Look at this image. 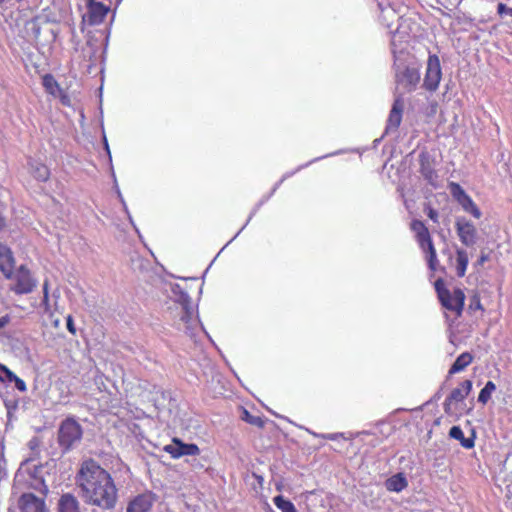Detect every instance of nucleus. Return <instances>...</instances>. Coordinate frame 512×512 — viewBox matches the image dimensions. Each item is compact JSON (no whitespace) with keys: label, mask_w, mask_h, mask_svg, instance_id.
<instances>
[{"label":"nucleus","mask_w":512,"mask_h":512,"mask_svg":"<svg viewBox=\"0 0 512 512\" xmlns=\"http://www.w3.org/2000/svg\"><path fill=\"white\" fill-rule=\"evenodd\" d=\"M81 497L91 505L103 509L113 508L117 499V489L111 475L95 461H85L77 476Z\"/></svg>","instance_id":"f257e3e1"},{"label":"nucleus","mask_w":512,"mask_h":512,"mask_svg":"<svg viewBox=\"0 0 512 512\" xmlns=\"http://www.w3.org/2000/svg\"><path fill=\"white\" fill-rule=\"evenodd\" d=\"M82 435L81 425L74 418H67L59 426L58 444L63 452H68L80 443Z\"/></svg>","instance_id":"f03ea898"},{"label":"nucleus","mask_w":512,"mask_h":512,"mask_svg":"<svg viewBox=\"0 0 512 512\" xmlns=\"http://www.w3.org/2000/svg\"><path fill=\"white\" fill-rule=\"evenodd\" d=\"M410 228L415 233L420 248L427 254L429 268L435 270L437 254L428 228L420 220H413L410 224Z\"/></svg>","instance_id":"7ed1b4c3"},{"label":"nucleus","mask_w":512,"mask_h":512,"mask_svg":"<svg viewBox=\"0 0 512 512\" xmlns=\"http://www.w3.org/2000/svg\"><path fill=\"white\" fill-rule=\"evenodd\" d=\"M442 285L443 284L441 280H437L435 283V288L437 290L441 304L446 309L455 311L458 315H460L464 307V292L459 288L454 289L453 292H450L446 288L442 287Z\"/></svg>","instance_id":"20e7f679"},{"label":"nucleus","mask_w":512,"mask_h":512,"mask_svg":"<svg viewBox=\"0 0 512 512\" xmlns=\"http://www.w3.org/2000/svg\"><path fill=\"white\" fill-rule=\"evenodd\" d=\"M396 89H402V93L412 92L420 82V72L416 68L405 67L402 70H396L395 73Z\"/></svg>","instance_id":"39448f33"},{"label":"nucleus","mask_w":512,"mask_h":512,"mask_svg":"<svg viewBox=\"0 0 512 512\" xmlns=\"http://www.w3.org/2000/svg\"><path fill=\"white\" fill-rule=\"evenodd\" d=\"M471 389L472 382L470 380L463 381L460 387L453 389L443 404L445 413L450 416L456 415V403L462 402L469 395Z\"/></svg>","instance_id":"423d86ee"},{"label":"nucleus","mask_w":512,"mask_h":512,"mask_svg":"<svg viewBox=\"0 0 512 512\" xmlns=\"http://www.w3.org/2000/svg\"><path fill=\"white\" fill-rule=\"evenodd\" d=\"M442 77L440 60L437 55H429L423 86L429 91H435Z\"/></svg>","instance_id":"0eeeda50"},{"label":"nucleus","mask_w":512,"mask_h":512,"mask_svg":"<svg viewBox=\"0 0 512 512\" xmlns=\"http://www.w3.org/2000/svg\"><path fill=\"white\" fill-rule=\"evenodd\" d=\"M13 279L15 284L11 287V290L16 294H28L33 291L36 287V280L31 276L30 271L25 266H20Z\"/></svg>","instance_id":"6e6552de"},{"label":"nucleus","mask_w":512,"mask_h":512,"mask_svg":"<svg viewBox=\"0 0 512 512\" xmlns=\"http://www.w3.org/2000/svg\"><path fill=\"white\" fill-rule=\"evenodd\" d=\"M177 309L180 310V320L185 325V329L187 331L192 330L197 325L198 320L194 317V308L190 297L186 293L181 294Z\"/></svg>","instance_id":"1a4fd4ad"},{"label":"nucleus","mask_w":512,"mask_h":512,"mask_svg":"<svg viewBox=\"0 0 512 512\" xmlns=\"http://www.w3.org/2000/svg\"><path fill=\"white\" fill-rule=\"evenodd\" d=\"M457 235L465 246H473L477 239L475 226L465 218H458L455 223Z\"/></svg>","instance_id":"9d476101"},{"label":"nucleus","mask_w":512,"mask_h":512,"mask_svg":"<svg viewBox=\"0 0 512 512\" xmlns=\"http://www.w3.org/2000/svg\"><path fill=\"white\" fill-rule=\"evenodd\" d=\"M156 497L152 492L138 494L127 505L126 512H150Z\"/></svg>","instance_id":"9b49d317"},{"label":"nucleus","mask_w":512,"mask_h":512,"mask_svg":"<svg viewBox=\"0 0 512 512\" xmlns=\"http://www.w3.org/2000/svg\"><path fill=\"white\" fill-rule=\"evenodd\" d=\"M87 1L88 12L84 16V21H86L91 26L101 24L109 11V7L102 2H97L96 0Z\"/></svg>","instance_id":"f8f14e48"},{"label":"nucleus","mask_w":512,"mask_h":512,"mask_svg":"<svg viewBox=\"0 0 512 512\" xmlns=\"http://www.w3.org/2000/svg\"><path fill=\"white\" fill-rule=\"evenodd\" d=\"M164 450L173 458H179L184 455L193 456L200 453V449L196 444H186L177 438H174L171 444L166 445Z\"/></svg>","instance_id":"ddd939ff"},{"label":"nucleus","mask_w":512,"mask_h":512,"mask_svg":"<svg viewBox=\"0 0 512 512\" xmlns=\"http://www.w3.org/2000/svg\"><path fill=\"white\" fill-rule=\"evenodd\" d=\"M19 507L21 512H48L44 499L32 493L20 497Z\"/></svg>","instance_id":"4468645a"},{"label":"nucleus","mask_w":512,"mask_h":512,"mask_svg":"<svg viewBox=\"0 0 512 512\" xmlns=\"http://www.w3.org/2000/svg\"><path fill=\"white\" fill-rule=\"evenodd\" d=\"M403 101L396 98L387 120L386 133L396 131L402 121Z\"/></svg>","instance_id":"2eb2a0df"},{"label":"nucleus","mask_w":512,"mask_h":512,"mask_svg":"<svg viewBox=\"0 0 512 512\" xmlns=\"http://www.w3.org/2000/svg\"><path fill=\"white\" fill-rule=\"evenodd\" d=\"M14 258L12 251L5 245H0V270L4 276L11 279L13 276Z\"/></svg>","instance_id":"dca6fc26"},{"label":"nucleus","mask_w":512,"mask_h":512,"mask_svg":"<svg viewBox=\"0 0 512 512\" xmlns=\"http://www.w3.org/2000/svg\"><path fill=\"white\" fill-rule=\"evenodd\" d=\"M58 512H80L78 500L71 494H64L58 502Z\"/></svg>","instance_id":"f3484780"},{"label":"nucleus","mask_w":512,"mask_h":512,"mask_svg":"<svg viewBox=\"0 0 512 512\" xmlns=\"http://www.w3.org/2000/svg\"><path fill=\"white\" fill-rule=\"evenodd\" d=\"M385 485L389 491L401 492L408 486V482L403 473H397L388 478Z\"/></svg>","instance_id":"a211bd4d"},{"label":"nucleus","mask_w":512,"mask_h":512,"mask_svg":"<svg viewBox=\"0 0 512 512\" xmlns=\"http://www.w3.org/2000/svg\"><path fill=\"white\" fill-rule=\"evenodd\" d=\"M473 361V356L469 352H463L460 354L453 365L449 369V374H455L463 371L467 366H469Z\"/></svg>","instance_id":"6ab92c4d"},{"label":"nucleus","mask_w":512,"mask_h":512,"mask_svg":"<svg viewBox=\"0 0 512 512\" xmlns=\"http://www.w3.org/2000/svg\"><path fill=\"white\" fill-rule=\"evenodd\" d=\"M449 436L453 439H456L460 442L461 446L466 449H471L474 447V436L472 438H465L462 429L459 426L451 427L449 431Z\"/></svg>","instance_id":"aec40b11"},{"label":"nucleus","mask_w":512,"mask_h":512,"mask_svg":"<svg viewBox=\"0 0 512 512\" xmlns=\"http://www.w3.org/2000/svg\"><path fill=\"white\" fill-rule=\"evenodd\" d=\"M456 254H457V257H456L457 275L459 277H463L466 273L468 262H469L468 254L464 249H457Z\"/></svg>","instance_id":"412c9836"},{"label":"nucleus","mask_w":512,"mask_h":512,"mask_svg":"<svg viewBox=\"0 0 512 512\" xmlns=\"http://www.w3.org/2000/svg\"><path fill=\"white\" fill-rule=\"evenodd\" d=\"M458 203L461 205L465 212L470 213L476 219H479L481 217V211L479 210V208L476 206V204L469 195L459 200Z\"/></svg>","instance_id":"4be33fe9"},{"label":"nucleus","mask_w":512,"mask_h":512,"mask_svg":"<svg viewBox=\"0 0 512 512\" xmlns=\"http://www.w3.org/2000/svg\"><path fill=\"white\" fill-rule=\"evenodd\" d=\"M43 86H44L45 90L53 96H60L62 93V90L59 87V84L54 79V77L50 74H47L43 77Z\"/></svg>","instance_id":"5701e85b"},{"label":"nucleus","mask_w":512,"mask_h":512,"mask_svg":"<svg viewBox=\"0 0 512 512\" xmlns=\"http://www.w3.org/2000/svg\"><path fill=\"white\" fill-rule=\"evenodd\" d=\"M273 502L281 512H297L294 504L281 495L274 497Z\"/></svg>","instance_id":"b1692460"},{"label":"nucleus","mask_w":512,"mask_h":512,"mask_svg":"<svg viewBox=\"0 0 512 512\" xmlns=\"http://www.w3.org/2000/svg\"><path fill=\"white\" fill-rule=\"evenodd\" d=\"M496 390V385L492 381H488L484 388L479 393L478 401L482 404H486L490 398L492 393Z\"/></svg>","instance_id":"393cba45"},{"label":"nucleus","mask_w":512,"mask_h":512,"mask_svg":"<svg viewBox=\"0 0 512 512\" xmlns=\"http://www.w3.org/2000/svg\"><path fill=\"white\" fill-rule=\"evenodd\" d=\"M449 189L450 193L457 202H459V200L463 199L468 195L458 183L451 182L449 185Z\"/></svg>","instance_id":"a878e982"},{"label":"nucleus","mask_w":512,"mask_h":512,"mask_svg":"<svg viewBox=\"0 0 512 512\" xmlns=\"http://www.w3.org/2000/svg\"><path fill=\"white\" fill-rule=\"evenodd\" d=\"M33 175L40 181H46L49 178V169L47 166L39 164L34 168Z\"/></svg>","instance_id":"bb28decb"},{"label":"nucleus","mask_w":512,"mask_h":512,"mask_svg":"<svg viewBox=\"0 0 512 512\" xmlns=\"http://www.w3.org/2000/svg\"><path fill=\"white\" fill-rule=\"evenodd\" d=\"M242 419L246 421L247 423L257 426V427H263L264 421L259 416H254L250 414L247 410L243 411Z\"/></svg>","instance_id":"cd10ccee"},{"label":"nucleus","mask_w":512,"mask_h":512,"mask_svg":"<svg viewBox=\"0 0 512 512\" xmlns=\"http://www.w3.org/2000/svg\"><path fill=\"white\" fill-rule=\"evenodd\" d=\"M315 437H321L323 439L335 441L339 438H343L344 435L342 433H328V434H317L313 433Z\"/></svg>","instance_id":"c85d7f7f"},{"label":"nucleus","mask_w":512,"mask_h":512,"mask_svg":"<svg viewBox=\"0 0 512 512\" xmlns=\"http://www.w3.org/2000/svg\"><path fill=\"white\" fill-rule=\"evenodd\" d=\"M497 11L501 16H509L512 17V8L507 7L503 3H499L497 7Z\"/></svg>","instance_id":"c756f323"},{"label":"nucleus","mask_w":512,"mask_h":512,"mask_svg":"<svg viewBox=\"0 0 512 512\" xmlns=\"http://www.w3.org/2000/svg\"><path fill=\"white\" fill-rule=\"evenodd\" d=\"M15 383V387L21 391V392H24L26 391L27 387H26V383L20 379L19 377L16 376V378L13 379V381Z\"/></svg>","instance_id":"7c9ffc66"},{"label":"nucleus","mask_w":512,"mask_h":512,"mask_svg":"<svg viewBox=\"0 0 512 512\" xmlns=\"http://www.w3.org/2000/svg\"><path fill=\"white\" fill-rule=\"evenodd\" d=\"M0 371H2L7 377V379L11 382L13 381L14 378H16V375L11 370H9L5 365H0Z\"/></svg>","instance_id":"2f4dec72"},{"label":"nucleus","mask_w":512,"mask_h":512,"mask_svg":"<svg viewBox=\"0 0 512 512\" xmlns=\"http://www.w3.org/2000/svg\"><path fill=\"white\" fill-rule=\"evenodd\" d=\"M427 216L435 223L438 222V212L431 208V207H428L427 209Z\"/></svg>","instance_id":"473e14b6"},{"label":"nucleus","mask_w":512,"mask_h":512,"mask_svg":"<svg viewBox=\"0 0 512 512\" xmlns=\"http://www.w3.org/2000/svg\"><path fill=\"white\" fill-rule=\"evenodd\" d=\"M67 329L70 333L76 334V329H75V326L73 323V319L70 315L67 317Z\"/></svg>","instance_id":"72a5a7b5"},{"label":"nucleus","mask_w":512,"mask_h":512,"mask_svg":"<svg viewBox=\"0 0 512 512\" xmlns=\"http://www.w3.org/2000/svg\"><path fill=\"white\" fill-rule=\"evenodd\" d=\"M9 322H10L9 315H4V316L0 317V330L2 328H4L6 325H8Z\"/></svg>","instance_id":"f704fd0d"},{"label":"nucleus","mask_w":512,"mask_h":512,"mask_svg":"<svg viewBox=\"0 0 512 512\" xmlns=\"http://www.w3.org/2000/svg\"><path fill=\"white\" fill-rule=\"evenodd\" d=\"M42 305L44 306V309L46 312L49 311V294L46 293V295H43V301Z\"/></svg>","instance_id":"c9c22d12"},{"label":"nucleus","mask_w":512,"mask_h":512,"mask_svg":"<svg viewBox=\"0 0 512 512\" xmlns=\"http://www.w3.org/2000/svg\"><path fill=\"white\" fill-rule=\"evenodd\" d=\"M61 101H62V103H63V104H65V105H69V99H68V97H66V96H64V95H63V96L61 97Z\"/></svg>","instance_id":"e433bc0d"},{"label":"nucleus","mask_w":512,"mask_h":512,"mask_svg":"<svg viewBox=\"0 0 512 512\" xmlns=\"http://www.w3.org/2000/svg\"><path fill=\"white\" fill-rule=\"evenodd\" d=\"M48 293V282L45 281L43 285V294L46 295Z\"/></svg>","instance_id":"4c0bfd02"},{"label":"nucleus","mask_w":512,"mask_h":512,"mask_svg":"<svg viewBox=\"0 0 512 512\" xmlns=\"http://www.w3.org/2000/svg\"><path fill=\"white\" fill-rule=\"evenodd\" d=\"M5 227V219L0 216V229L4 228Z\"/></svg>","instance_id":"58836bf2"},{"label":"nucleus","mask_w":512,"mask_h":512,"mask_svg":"<svg viewBox=\"0 0 512 512\" xmlns=\"http://www.w3.org/2000/svg\"><path fill=\"white\" fill-rule=\"evenodd\" d=\"M104 143H105L106 150L109 152V147H108V143H107L106 138H104Z\"/></svg>","instance_id":"ea45409f"},{"label":"nucleus","mask_w":512,"mask_h":512,"mask_svg":"<svg viewBox=\"0 0 512 512\" xmlns=\"http://www.w3.org/2000/svg\"><path fill=\"white\" fill-rule=\"evenodd\" d=\"M447 2L450 4V5H454L456 0H447Z\"/></svg>","instance_id":"a19ab883"},{"label":"nucleus","mask_w":512,"mask_h":512,"mask_svg":"<svg viewBox=\"0 0 512 512\" xmlns=\"http://www.w3.org/2000/svg\"><path fill=\"white\" fill-rule=\"evenodd\" d=\"M6 0H0V4L4 3Z\"/></svg>","instance_id":"79ce46f5"}]
</instances>
